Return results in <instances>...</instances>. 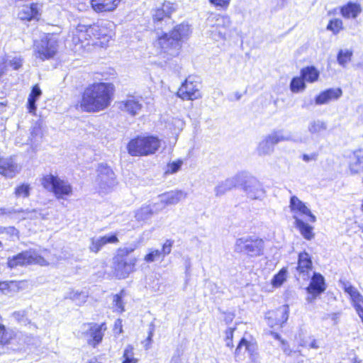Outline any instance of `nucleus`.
<instances>
[{
    "label": "nucleus",
    "instance_id": "obj_1",
    "mask_svg": "<svg viewBox=\"0 0 363 363\" xmlns=\"http://www.w3.org/2000/svg\"><path fill=\"white\" fill-rule=\"evenodd\" d=\"M114 86L111 83H94L82 94L78 108L87 113H96L108 108L113 99Z\"/></svg>",
    "mask_w": 363,
    "mask_h": 363
},
{
    "label": "nucleus",
    "instance_id": "obj_2",
    "mask_svg": "<svg viewBox=\"0 0 363 363\" xmlns=\"http://www.w3.org/2000/svg\"><path fill=\"white\" fill-rule=\"evenodd\" d=\"M190 34V26L188 23H182L174 26L169 33L162 31L161 35L158 34L156 45L164 53L170 56H177L182 43L189 38Z\"/></svg>",
    "mask_w": 363,
    "mask_h": 363
},
{
    "label": "nucleus",
    "instance_id": "obj_3",
    "mask_svg": "<svg viewBox=\"0 0 363 363\" xmlns=\"http://www.w3.org/2000/svg\"><path fill=\"white\" fill-rule=\"evenodd\" d=\"M161 146V140L152 135H138L131 139L127 145L131 156H147L155 154Z\"/></svg>",
    "mask_w": 363,
    "mask_h": 363
},
{
    "label": "nucleus",
    "instance_id": "obj_4",
    "mask_svg": "<svg viewBox=\"0 0 363 363\" xmlns=\"http://www.w3.org/2000/svg\"><path fill=\"white\" fill-rule=\"evenodd\" d=\"M292 141L296 143H306V139L301 137L294 138L291 134H285L281 130L274 131L259 142L257 152L259 156L271 155L274 152V146L280 142Z\"/></svg>",
    "mask_w": 363,
    "mask_h": 363
},
{
    "label": "nucleus",
    "instance_id": "obj_5",
    "mask_svg": "<svg viewBox=\"0 0 363 363\" xmlns=\"http://www.w3.org/2000/svg\"><path fill=\"white\" fill-rule=\"evenodd\" d=\"M264 242L255 236L247 235L236 240L234 252L249 257H256L264 254Z\"/></svg>",
    "mask_w": 363,
    "mask_h": 363
},
{
    "label": "nucleus",
    "instance_id": "obj_6",
    "mask_svg": "<svg viewBox=\"0 0 363 363\" xmlns=\"http://www.w3.org/2000/svg\"><path fill=\"white\" fill-rule=\"evenodd\" d=\"M41 184L47 191L53 193L57 199H64L72 193V187L67 181L51 174L43 176Z\"/></svg>",
    "mask_w": 363,
    "mask_h": 363
},
{
    "label": "nucleus",
    "instance_id": "obj_7",
    "mask_svg": "<svg viewBox=\"0 0 363 363\" xmlns=\"http://www.w3.org/2000/svg\"><path fill=\"white\" fill-rule=\"evenodd\" d=\"M8 267L11 269L17 267H26L31 264L45 266L48 262L33 249L22 251L21 252L8 258Z\"/></svg>",
    "mask_w": 363,
    "mask_h": 363
},
{
    "label": "nucleus",
    "instance_id": "obj_8",
    "mask_svg": "<svg viewBox=\"0 0 363 363\" xmlns=\"http://www.w3.org/2000/svg\"><path fill=\"white\" fill-rule=\"evenodd\" d=\"M176 6L170 2H164L159 7L152 10V16L156 30H163L172 25V13L176 11Z\"/></svg>",
    "mask_w": 363,
    "mask_h": 363
},
{
    "label": "nucleus",
    "instance_id": "obj_9",
    "mask_svg": "<svg viewBox=\"0 0 363 363\" xmlns=\"http://www.w3.org/2000/svg\"><path fill=\"white\" fill-rule=\"evenodd\" d=\"M34 52L36 57L42 60L52 58L57 52V40L52 35H46L39 40H35Z\"/></svg>",
    "mask_w": 363,
    "mask_h": 363
},
{
    "label": "nucleus",
    "instance_id": "obj_10",
    "mask_svg": "<svg viewBox=\"0 0 363 363\" xmlns=\"http://www.w3.org/2000/svg\"><path fill=\"white\" fill-rule=\"evenodd\" d=\"M206 23L212 27L211 30L212 38L219 40L225 38L226 32L223 30L230 26L231 21L228 16L211 13L207 18Z\"/></svg>",
    "mask_w": 363,
    "mask_h": 363
},
{
    "label": "nucleus",
    "instance_id": "obj_11",
    "mask_svg": "<svg viewBox=\"0 0 363 363\" xmlns=\"http://www.w3.org/2000/svg\"><path fill=\"white\" fill-rule=\"evenodd\" d=\"M248 354L249 358L252 362H258L259 355L257 352V345L252 341H248L245 337H242L235 351V359L236 362H241L245 359V353Z\"/></svg>",
    "mask_w": 363,
    "mask_h": 363
},
{
    "label": "nucleus",
    "instance_id": "obj_12",
    "mask_svg": "<svg viewBox=\"0 0 363 363\" xmlns=\"http://www.w3.org/2000/svg\"><path fill=\"white\" fill-rule=\"evenodd\" d=\"M243 182L240 186L245 192L247 196L251 199H261L264 196V190L260 182L255 177L247 176L242 173Z\"/></svg>",
    "mask_w": 363,
    "mask_h": 363
},
{
    "label": "nucleus",
    "instance_id": "obj_13",
    "mask_svg": "<svg viewBox=\"0 0 363 363\" xmlns=\"http://www.w3.org/2000/svg\"><path fill=\"white\" fill-rule=\"evenodd\" d=\"M177 96L183 100H195L201 97L200 84L189 77L177 91Z\"/></svg>",
    "mask_w": 363,
    "mask_h": 363
},
{
    "label": "nucleus",
    "instance_id": "obj_14",
    "mask_svg": "<svg viewBox=\"0 0 363 363\" xmlns=\"http://www.w3.org/2000/svg\"><path fill=\"white\" fill-rule=\"evenodd\" d=\"M87 327L88 329L84 332L87 343L93 347H96L101 342L104 332L107 329L106 323H89Z\"/></svg>",
    "mask_w": 363,
    "mask_h": 363
},
{
    "label": "nucleus",
    "instance_id": "obj_15",
    "mask_svg": "<svg viewBox=\"0 0 363 363\" xmlns=\"http://www.w3.org/2000/svg\"><path fill=\"white\" fill-rule=\"evenodd\" d=\"M326 289V284L324 277L321 274H313L309 285L306 291L309 296L306 298L308 303L313 302L320 294Z\"/></svg>",
    "mask_w": 363,
    "mask_h": 363
},
{
    "label": "nucleus",
    "instance_id": "obj_16",
    "mask_svg": "<svg viewBox=\"0 0 363 363\" xmlns=\"http://www.w3.org/2000/svg\"><path fill=\"white\" fill-rule=\"evenodd\" d=\"M96 181L100 188L106 189L116 184V177L113 170L106 164H99L97 169Z\"/></svg>",
    "mask_w": 363,
    "mask_h": 363
},
{
    "label": "nucleus",
    "instance_id": "obj_17",
    "mask_svg": "<svg viewBox=\"0 0 363 363\" xmlns=\"http://www.w3.org/2000/svg\"><path fill=\"white\" fill-rule=\"evenodd\" d=\"M187 197V193L182 190L166 192L159 196L160 203H155L156 210H162L167 205H174Z\"/></svg>",
    "mask_w": 363,
    "mask_h": 363
},
{
    "label": "nucleus",
    "instance_id": "obj_18",
    "mask_svg": "<svg viewBox=\"0 0 363 363\" xmlns=\"http://www.w3.org/2000/svg\"><path fill=\"white\" fill-rule=\"evenodd\" d=\"M266 318L269 326H281L289 318V306L284 305L274 311H269L267 313Z\"/></svg>",
    "mask_w": 363,
    "mask_h": 363
},
{
    "label": "nucleus",
    "instance_id": "obj_19",
    "mask_svg": "<svg viewBox=\"0 0 363 363\" xmlns=\"http://www.w3.org/2000/svg\"><path fill=\"white\" fill-rule=\"evenodd\" d=\"M242 182V173L237 174L234 177L220 182L214 189L215 194L216 196L224 195L233 188L239 187Z\"/></svg>",
    "mask_w": 363,
    "mask_h": 363
},
{
    "label": "nucleus",
    "instance_id": "obj_20",
    "mask_svg": "<svg viewBox=\"0 0 363 363\" xmlns=\"http://www.w3.org/2000/svg\"><path fill=\"white\" fill-rule=\"evenodd\" d=\"M20 171V167L12 157H0V174L13 178Z\"/></svg>",
    "mask_w": 363,
    "mask_h": 363
},
{
    "label": "nucleus",
    "instance_id": "obj_21",
    "mask_svg": "<svg viewBox=\"0 0 363 363\" xmlns=\"http://www.w3.org/2000/svg\"><path fill=\"white\" fill-rule=\"evenodd\" d=\"M135 258H125L116 255L113 259V264L117 272H131L134 270Z\"/></svg>",
    "mask_w": 363,
    "mask_h": 363
},
{
    "label": "nucleus",
    "instance_id": "obj_22",
    "mask_svg": "<svg viewBox=\"0 0 363 363\" xmlns=\"http://www.w3.org/2000/svg\"><path fill=\"white\" fill-rule=\"evenodd\" d=\"M342 94L340 88H330L320 92L315 99V104H328L330 101L338 99Z\"/></svg>",
    "mask_w": 363,
    "mask_h": 363
},
{
    "label": "nucleus",
    "instance_id": "obj_23",
    "mask_svg": "<svg viewBox=\"0 0 363 363\" xmlns=\"http://www.w3.org/2000/svg\"><path fill=\"white\" fill-rule=\"evenodd\" d=\"M289 207L292 212H299L301 214L309 217V220L312 223L315 222L316 218L311 213V210L301 201L297 196H292L290 199Z\"/></svg>",
    "mask_w": 363,
    "mask_h": 363
},
{
    "label": "nucleus",
    "instance_id": "obj_24",
    "mask_svg": "<svg viewBox=\"0 0 363 363\" xmlns=\"http://www.w3.org/2000/svg\"><path fill=\"white\" fill-rule=\"evenodd\" d=\"M119 108L132 116L139 113L143 105L139 99L134 96L129 97L125 101H121Z\"/></svg>",
    "mask_w": 363,
    "mask_h": 363
},
{
    "label": "nucleus",
    "instance_id": "obj_25",
    "mask_svg": "<svg viewBox=\"0 0 363 363\" xmlns=\"http://www.w3.org/2000/svg\"><path fill=\"white\" fill-rule=\"evenodd\" d=\"M118 241L117 234L111 233L97 238H92L89 248L91 252H98L105 245L117 243Z\"/></svg>",
    "mask_w": 363,
    "mask_h": 363
},
{
    "label": "nucleus",
    "instance_id": "obj_26",
    "mask_svg": "<svg viewBox=\"0 0 363 363\" xmlns=\"http://www.w3.org/2000/svg\"><path fill=\"white\" fill-rule=\"evenodd\" d=\"M39 10L38 4L31 3L29 5L19 6L18 16L21 21H30L38 18Z\"/></svg>",
    "mask_w": 363,
    "mask_h": 363
},
{
    "label": "nucleus",
    "instance_id": "obj_27",
    "mask_svg": "<svg viewBox=\"0 0 363 363\" xmlns=\"http://www.w3.org/2000/svg\"><path fill=\"white\" fill-rule=\"evenodd\" d=\"M121 0H91L92 8L99 12L113 11Z\"/></svg>",
    "mask_w": 363,
    "mask_h": 363
},
{
    "label": "nucleus",
    "instance_id": "obj_28",
    "mask_svg": "<svg viewBox=\"0 0 363 363\" xmlns=\"http://www.w3.org/2000/svg\"><path fill=\"white\" fill-rule=\"evenodd\" d=\"M19 231L13 226H0V240L9 245V242L15 241L19 238Z\"/></svg>",
    "mask_w": 363,
    "mask_h": 363
},
{
    "label": "nucleus",
    "instance_id": "obj_29",
    "mask_svg": "<svg viewBox=\"0 0 363 363\" xmlns=\"http://www.w3.org/2000/svg\"><path fill=\"white\" fill-rule=\"evenodd\" d=\"M41 95L42 91L38 84L34 85L32 87L27 101V108L30 113L35 114L37 110L36 102Z\"/></svg>",
    "mask_w": 363,
    "mask_h": 363
},
{
    "label": "nucleus",
    "instance_id": "obj_30",
    "mask_svg": "<svg viewBox=\"0 0 363 363\" xmlns=\"http://www.w3.org/2000/svg\"><path fill=\"white\" fill-rule=\"evenodd\" d=\"M361 12L360 5L352 1L348 2L340 8V13L345 18H355Z\"/></svg>",
    "mask_w": 363,
    "mask_h": 363
},
{
    "label": "nucleus",
    "instance_id": "obj_31",
    "mask_svg": "<svg viewBox=\"0 0 363 363\" xmlns=\"http://www.w3.org/2000/svg\"><path fill=\"white\" fill-rule=\"evenodd\" d=\"M294 219V223L296 228H298L302 235V236L308 240H311L314 238V233L313 231V227L309 224L305 223L303 220L298 218L296 216H293Z\"/></svg>",
    "mask_w": 363,
    "mask_h": 363
},
{
    "label": "nucleus",
    "instance_id": "obj_32",
    "mask_svg": "<svg viewBox=\"0 0 363 363\" xmlns=\"http://www.w3.org/2000/svg\"><path fill=\"white\" fill-rule=\"evenodd\" d=\"M327 129V123L320 119L311 120L308 125V131L311 135H319Z\"/></svg>",
    "mask_w": 363,
    "mask_h": 363
},
{
    "label": "nucleus",
    "instance_id": "obj_33",
    "mask_svg": "<svg viewBox=\"0 0 363 363\" xmlns=\"http://www.w3.org/2000/svg\"><path fill=\"white\" fill-rule=\"evenodd\" d=\"M350 169L352 174H357L363 169V150H359L354 152Z\"/></svg>",
    "mask_w": 363,
    "mask_h": 363
},
{
    "label": "nucleus",
    "instance_id": "obj_34",
    "mask_svg": "<svg viewBox=\"0 0 363 363\" xmlns=\"http://www.w3.org/2000/svg\"><path fill=\"white\" fill-rule=\"evenodd\" d=\"M301 77L305 81L313 83L318 80L319 77V72L313 67H306L301 70Z\"/></svg>",
    "mask_w": 363,
    "mask_h": 363
},
{
    "label": "nucleus",
    "instance_id": "obj_35",
    "mask_svg": "<svg viewBox=\"0 0 363 363\" xmlns=\"http://www.w3.org/2000/svg\"><path fill=\"white\" fill-rule=\"evenodd\" d=\"M88 297V292L85 291H72L65 296L66 298H69L74 301L77 305L80 306L86 302Z\"/></svg>",
    "mask_w": 363,
    "mask_h": 363
},
{
    "label": "nucleus",
    "instance_id": "obj_36",
    "mask_svg": "<svg viewBox=\"0 0 363 363\" xmlns=\"http://www.w3.org/2000/svg\"><path fill=\"white\" fill-rule=\"evenodd\" d=\"M298 268L299 269V272H305L306 270L311 269L312 261L308 253L302 252L299 254Z\"/></svg>",
    "mask_w": 363,
    "mask_h": 363
},
{
    "label": "nucleus",
    "instance_id": "obj_37",
    "mask_svg": "<svg viewBox=\"0 0 363 363\" xmlns=\"http://www.w3.org/2000/svg\"><path fill=\"white\" fill-rule=\"evenodd\" d=\"M306 86V83L301 77H294L291 80L290 89L293 93L303 91Z\"/></svg>",
    "mask_w": 363,
    "mask_h": 363
},
{
    "label": "nucleus",
    "instance_id": "obj_38",
    "mask_svg": "<svg viewBox=\"0 0 363 363\" xmlns=\"http://www.w3.org/2000/svg\"><path fill=\"white\" fill-rule=\"evenodd\" d=\"M122 363H138V359L135 357L134 347L131 345H128L123 354Z\"/></svg>",
    "mask_w": 363,
    "mask_h": 363
},
{
    "label": "nucleus",
    "instance_id": "obj_39",
    "mask_svg": "<svg viewBox=\"0 0 363 363\" xmlns=\"http://www.w3.org/2000/svg\"><path fill=\"white\" fill-rule=\"evenodd\" d=\"M31 187L29 184L23 183L18 185L14 190V194L17 198H28L30 194Z\"/></svg>",
    "mask_w": 363,
    "mask_h": 363
},
{
    "label": "nucleus",
    "instance_id": "obj_40",
    "mask_svg": "<svg viewBox=\"0 0 363 363\" xmlns=\"http://www.w3.org/2000/svg\"><path fill=\"white\" fill-rule=\"evenodd\" d=\"M153 214V210L150 206H143L135 213V218L138 220H145L149 219Z\"/></svg>",
    "mask_w": 363,
    "mask_h": 363
},
{
    "label": "nucleus",
    "instance_id": "obj_41",
    "mask_svg": "<svg viewBox=\"0 0 363 363\" xmlns=\"http://www.w3.org/2000/svg\"><path fill=\"white\" fill-rule=\"evenodd\" d=\"M125 291L121 290L119 294L113 296V303L117 312L121 313L125 311L123 298L125 296Z\"/></svg>",
    "mask_w": 363,
    "mask_h": 363
},
{
    "label": "nucleus",
    "instance_id": "obj_42",
    "mask_svg": "<svg viewBox=\"0 0 363 363\" xmlns=\"http://www.w3.org/2000/svg\"><path fill=\"white\" fill-rule=\"evenodd\" d=\"M343 29L342 21L339 18H334L329 21L327 26V30L333 32V34L337 35L340 30Z\"/></svg>",
    "mask_w": 363,
    "mask_h": 363
},
{
    "label": "nucleus",
    "instance_id": "obj_43",
    "mask_svg": "<svg viewBox=\"0 0 363 363\" xmlns=\"http://www.w3.org/2000/svg\"><path fill=\"white\" fill-rule=\"evenodd\" d=\"M352 56V51L348 50H347L345 51L340 50L338 52V54L337 56V60L338 63L341 66L345 67L347 63L351 60Z\"/></svg>",
    "mask_w": 363,
    "mask_h": 363
},
{
    "label": "nucleus",
    "instance_id": "obj_44",
    "mask_svg": "<svg viewBox=\"0 0 363 363\" xmlns=\"http://www.w3.org/2000/svg\"><path fill=\"white\" fill-rule=\"evenodd\" d=\"M163 259L162 257L160 250L154 249V248H150L148 249V252L147 255L144 257V260L147 263L153 262L160 259Z\"/></svg>",
    "mask_w": 363,
    "mask_h": 363
},
{
    "label": "nucleus",
    "instance_id": "obj_45",
    "mask_svg": "<svg viewBox=\"0 0 363 363\" xmlns=\"http://www.w3.org/2000/svg\"><path fill=\"white\" fill-rule=\"evenodd\" d=\"M182 164L183 161L182 160H177L172 162H169L167 166L165 174H174L177 172L181 169Z\"/></svg>",
    "mask_w": 363,
    "mask_h": 363
},
{
    "label": "nucleus",
    "instance_id": "obj_46",
    "mask_svg": "<svg viewBox=\"0 0 363 363\" xmlns=\"http://www.w3.org/2000/svg\"><path fill=\"white\" fill-rule=\"evenodd\" d=\"M18 212V213H23L24 214V216H23V218L26 219H35V218H38L41 216V213L40 211L36 210V209H32V210H23V209H19V210H17Z\"/></svg>",
    "mask_w": 363,
    "mask_h": 363
},
{
    "label": "nucleus",
    "instance_id": "obj_47",
    "mask_svg": "<svg viewBox=\"0 0 363 363\" xmlns=\"http://www.w3.org/2000/svg\"><path fill=\"white\" fill-rule=\"evenodd\" d=\"M12 316L16 321L22 325H27L29 323V320L26 317L25 311H15L13 313Z\"/></svg>",
    "mask_w": 363,
    "mask_h": 363
},
{
    "label": "nucleus",
    "instance_id": "obj_48",
    "mask_svg": "<svg viewBox=\"0 0 363 363\" xmlns=\"http://www.w3.org/2000/svg\"><path fill=\"white\" fill-rule=\"evenodd\" d=\"M173 243L174 241L171 240H167L163 244L162 250H160V254L163 258L171 252Z\"/></svg>",
    "mask_w": 363,
    "mask_h": 363
},
{
    "label": "nucleus",
    "instance_id": "obj_49",
    "mask_svg": "<svg viewBox=\"0 0 363 363\" xmlns=\"http://www.w3.org/2000/svg\"><path fill=\"white\" fill-rule=\"evenodd\" d=\"M210 4L216 7H218L221 9L226 10L230 3L231 0H208Z\"/></svg>",
    "mask_w": 363,
    "mask_h": 363
},
{
    "label": "nucleus",
    "instance_id": "obj_50",
    "mask_svg": "<svg viewBox=\"0 0 363 363\" xmlns=\"http://www.w3.org/2000/svg\"><path fill=\"white\" fill-rule=\"evenodd\" d=\"M135 248V245H130V246L120 248L118 250L117 255H121L122 257L128 258V255L133 252Z\"/></svg>",
    "mask_w": 363,
    "mask_h": 363
},
{
    "label": "nucleus",
    "instance_id": "obj_51",
    "mask_svg": "<svg viewBox=\"0 0 363 363\" xmlns=\"http://www.w3.org/2000/svg\"><path fill=\"white\" fill-rule=\"evenodd\" d=\"M286 280V274H276L272 280V284L274 287L280 286Z\"/></svg>",
    "mask_w": 363,
    "mask_h": 363
},
{
    "label": "nucleus",
    "instance_id": "obj_52",
    "mask_svg": "<svg viewBox=\"0 0 363 363\" xmlns=\"http://www.w3.org/2000/svg\"><path fill=\"white\" fill-rule=\"evenodd\" d=\"M23 65V60L20 57H15L10 60L8 62V65L11 67L13 69H18Z\"/></svg>",
    "mask_w": 363,
    "mask_h": 363
},
{
    "label": "nucleus",
    "instance_id": "obj_53",
    "mask_svg": "<svg viewBox=\"0 0 363 363\" xmlns=\"http://www.w3.org/2000/svg\"><path fill=\"white\" fill-rule=\"evenodd\" d=\"M18 212L13 208H0V217L3 216H11L12 214L17 213Z\"/></svg>",
    "mask_w": 363,
    "mask_h": 363
},
{
    "label": "nucleus",
    "instance_id": "obj_54",
    "mask_svg": "<svg viewBox=\"0 0 363 363\" xmlns=\"http://www.w3.org/2000/svg\"><path fill=\"white\" fill-rule=\"evenodd\" d=\"M318 153L313 152L310 155L308 154H303L302 155V159L304 162H308L310 161H315L318 158Z\"/></svg>",
    "mask_w": 363,
    "mask_h": 363
},
{
    "label": "nucleus",
    "instance_id": "obj_55",
    "mask_svg": "<svg viewBox=\"0 0 363 363\" xmlns=\"http://www.w3.org/2000/svg\"><path fill=\"white\" fill-rule=\"evenodd\" d=\"M281 350L286 355H290L292 350L289 347V345L284 340H281Z\"/></svg>",
    "mask_w": 363,
    "mask_h": 363
},
{
    "label": "nucleus",
    "instance_id": "obj_56",
    "mask_svg": "<svg viewBox=\"0 0 363 363\" xmlns=\"http://www.w3.org/2000/svg\"><path fill=\"white\" fill-rule=\"evenodd\" d=\"M123 325H122V320L120 318H118L114 323V328L113 330L116 333H121L123 332Z\"/></svg>",
    "mask_w": 363,
    "mask_h": 363
},
{
    "label": "nucleus",
    "instance_id": "obj_57",
    "mask_svg": "<svg viewBox=\"0 0 363 363\" xmlns=\"http://www.w3.org/2000/svg\"><path fill=\"white\" fill-rule=\"evenodd\" d=\"M77 29L82 32V31H85L86 33H89L90 32V30L92 29L91 26H81V25H79L78 27H77Z\"/></svg>",
    "mask_w": 363,
    "mask_h": 363
},
{
    "label": "nucleus",
    "instance_id": "obj_58",
    "mask_svg": "<svg viewBox=\"0 0 363 363\" xmlns=\"http://www.w3.org/2000/svg\"><path fill=\"white\" fill-rule=\"evenodd\" d=\"M7 101L0 102V114L4 113L6 111Z\"/></svg>",
    "mask_w": 363,
    "mask_h": 363
},
{
    "label": "nucleus",
    "instance_id": "obj_59",
    "mask_svg": "<svg viewBox=\"0 0 363 363\" xmlns=\"http://www.w3.org/2000/svg\"><path fill=\"white\" fill-rule=\"evenodd\" d=\"M5 70L6 65L1 60H0V77L4 74Z\"/></svg>",
    "mask_w": 363,
    "mask_h": 363
},
{
    "label": "nucleus",
    "instance_id": "obj_60",
    "mask_svg": "<svg viewBox=\"0 0 363 363\" xmlns=\"http://www.w3.org/2000/svg\"><path fill=\"white\" fill-rule=\"evenodd\" d=\"M233 330L232 329H229V330L226 333V340L233 339Z\"/></svg>",
    "mask_w": 363,
    "mask_h": 363
},
{
    "label": "nucleus",
    "instance_id": "obj_61",
    "mask_svg": "<svg viewBox=\"0 0 363 363\" xmlns=\"http://www.w3.org/2000/svg\"><path fill=\"white\" fill-rule=\"evenodd\" d=\"M271 335L276 340H278L281 342V336L277 333H275V332H271Z\"/></svg>",
    "mask_w": 363,
    "mask_h": 363
},
{
    "label": "nucleus",
    "instance_id": "obj_62",
    "mask_svg": "<svg viewBox=\"0 0 363 363\" xmlns=\"http://www.w3.org/2000/svg\"><path fill=\"white\" fill-rule=\"evenodd\" d=\"M310 347H311V348L317 349V348H318V347H319V346L317 345V342H316V340H313L311 342V344H310Z\"/></svg>",
    "mask_w": 363,
    "mask_h": 363
},
{
    "label": "nucleus",
    "instance_id": "obj_63",
    "mask_svg": "<svg viewBox=\"0 0 363 363\" xmlns=\"http://www.w3.org/2000/svg\"><path fill=\"white\" fill-rule=\"evenodd\" d=\"M175 124H178L179 125H181V128H182V126L184 125V123L182 121L179 119H174Z\"/></svg>",
    "mask_w": 363,
    "mask_h": 363
},
{
    "label": "nucleus",
    "instance_id": "obj_64",
    "mask_svg": "<svg viewBox=\"0 0 363 363\" xmlns=\"http://www.w3.org/2000/svg\"><path fill=\"white\" fill-rule=\"evenodd\" d=\"M226 346L229 347H233V340L232 339L226 340Z\"/></svg>",
    "mask_w": 363,
    "mask_h": 363
}]
</instances>
